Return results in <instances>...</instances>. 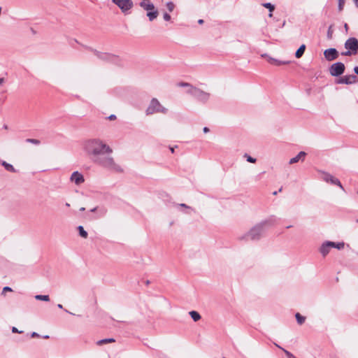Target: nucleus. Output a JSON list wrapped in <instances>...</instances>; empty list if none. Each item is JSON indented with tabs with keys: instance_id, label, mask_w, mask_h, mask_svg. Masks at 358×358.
Listing matches in <instances>:
<instances>
[{
	"instance_id": "43",
	"label": "nucleus",
	"mask_w": 358,
	"mask_h": 358,
	"mask_svg": "<svg viewBox=\"0 0 358 358\" xmlns=\"http://www.w3.org/2000/svg\"><path fill=\"white\" fill-rule=\"evenodd\" d=\"M198 23L200 24H202L203 23V20L200 19L198 20Z\"/></svg>"
},
{
	"instance_id": "2",
	"label": "nucleus",
	"mask_w": 358,
	"mask_h": 358,
	"mask_svg": "<svg viewBox=\"0 0 358 358\" xmlns=\"http://www.w3.org/2000/svg\"><path fill=\"white\" fill-rule=\"evenodd\" d=\"M277 221L276 217L272 215L265 220L260 222L259 223L252 227L248 232L240 236L238 239L240 241H259L263 236L266 227L273 225Z\"/></svg>"
},
{
	"instance_id": "3",
	"label": "nucleus",
	"mask_w": 358,
	"mask_h": 358,
	"mask_svg": "<svg viewBox=\"0 0 358 358\" xmlns=\"http://www.w3.org/2000/svg\"><path fill=\"white\" fill-rule=\"evenodd\" d=\"M168 109L164 107L156 98H152L150 103L145 110L147 115H150L154 113H163L166 114Z\"/></svg>"
},
{
	"instance_id": "24",
	"label": "nucleus",
	"mask_w": 358,
	"mask_h": 358,
	"mask_svg": "<svg viewBox=\"0 0 358 358\" xmlns=\"http://www.w3.org/2000/svg\"><path fill=\"white\" fill-rule=\"evenodd\" d=\"M115 342L113 338H105L97 341V345H101L103 344Z\"/></svg>"
},
{
	"instance_id": "26",
	"label": "nucleus",
	"mask_w": 358,
	"mask_h": 358,
	"mask_svg": "<svg viewBox=\"0 0 358 358\" xmlns=\"http://www.w3.org/2000/svg\"><path fill=\"white\" fill-rule=\"evenodd\" d=\"M26 142L38 145L40 144V141L34 138H27Z\"/></svg>"
},
{
	"instance_id": "21",
	"label": "nucleus",
	"mask_w": 358,
	"mask_h": 358,
	"mask_svg": "<svg viewBox=\"0 0 358 358\" xmlns=\"http://www.w3.org/2000/svg\"><path fill=\"white\" fill-rule=\"evenodd\" d=\"M78 232H79V235L82 237V238H86L88 236V234L87 232L84 229L83 227V226H78Z\"/></svg>"
},
{
	"instance_id": "13",
	"label": "nucleus",
	"mask_w": 358,
	"mask_h": 358,
	"mask_svg": "<svg viewBox=\"0 0 358 358\" xmlns=\"http://www.w3.org/2000/svg\"><path fill=\"white\" fill-rule=\"evenodd\" d=\"M71 182H75L76 185H80L85 181L83 176L78 171H74L70 178Z\"/></svg>"
},
{
	"instance_id": "19",
	"label": "nucleus",
	"mask_w": 358,
	"mask_h": 358,
	"mask_svg": "<svg viewBox=\"0 0 358 358\" xmlns=\"http://www.w3.org/2000/svg\"><path fill=\"white\" fill-rule=\"evenodd\" d=\"M189 314L194 322H197L201 319V315L197 311L192 310Z\"/></svg>"
},
{
	"instance_id": "32",
	"label": "nucleus",
	"mask_w": 358,
	"mask_h": 358,
	"mask_svg": "<svg viewBox=\"0 0 358 358\" xmlns=\"http://www.w3.org/2000/svg\"><path fill=\"white\" fill-rule=\"evenodd\" d=\"M178 85L180 86V87H188V89H190V87H193L189 83H183V82L180 83L178 84Z\"/></svg>"
},
{
	"instance_id": "23",
	"label": "nucleus",
	"mask_w": 358,
	"mask_h": 358,
	"mask_svg": "<svg viewBox=\"0 0 358 358\" xmlns=\"http://www.w3.org/2000/svg\"><path fill=\"white\" fill-rule=\"evenodd\" d=\"M296 320L297 321V323L300 325L304 323L306 320V317L302 316L300 313H297L295 315Z\"/></svg>"
},
{
	"instance_id": "45",
	"label": "nucleus",
	"mask_w": 358,
	"mask_h": 358,
	"mask_svg": "<svg viewBox=\"0 0 358 358\" xmlns=\"http://www.w3.org/2000/svg\"><path fill=\"white\" fill-rule=\"evenodd\" d=\"M96 208H96V207H95V208H94L91 209V210H90V211H91V212H95V211L96 210Z\"/></svg>"
},
{
	"instance_id": "8",
	"label": "nucleus",
	"mask_w": 358,
	"mask_h": 358,
	"mask_svg": "<svg viewBox=\"0 0 358 358\" xmlns=\"http://www.w3.org/2000/svg\"><path fill=\"white\" fill-rule=\"evenodd\" d=\"M319 173L321 174V179L327 183H331L332 185H338L340 188L343 189V187L341 185V182L336 178H334L330 173L323 171H319Z\"/></svg>"
},
{
	"instance_id": "1",
	"label": "nucleus",
	"mask_w": 358,
	"mask_h": 358,
	"mask_svg": "<svg viewBox=\"0 0 358 358\" xmlns=\"http://www.w3.org/2000/svg\"><path fill=\"white\" fill-rule=\"evenodd\" d=\"M83 150L92 162L114 173H122V166L112 156L113 149L100 138H90L83 142Z\"/></svg>"
},
{
	"instance_id": "33",
	"label": "nucleus",
	"mask_w": 358,
	"mask_h": 358,
	"mask_svg": "<svg viewBox=\"0 0 358 358\" xmlns=\"http://www.w3.org/2000/svg\"><path fill=\"white\" fill-rule=\"evenodd\" d=\"M283 351H284L285 354L287 355V357L288 358H295V357H295L293 354H292L290 352H289V351H287V350H283Z\"/></svg>"
},
{
	"instance_id": "48",
	"label": "nucleus",
	"mask_w": 358,
	"mask_h": 358,
	"mask_svg": "<svg viewBox=\"0 0 358 358\" xmlns=\"http://www.w3.org/2000/svg\"><path fill=\"white\" fill-rule=\"evenodd\" d=\"M80 211H83V210H85V208H83V207L80 208Z\"/></svg>"
},
{
	"instance_id": "27",
	"label": "nucleus",
	"mask_w": 358,
	"mask_h": 358,
	"mask_svg": "<svg viewBox=\"0 0 358 358\" xmlns=\"http://www.w3.org/2000/svg\"><path fill=\"white\" fill-rule=\"evenodd\" d=\"M166 8L169 12H172L174 10L175 5L173 2L169 1L166 3Z\"/></svg>"
},
{
	"instance_id": "9",
	"label": "nucleus",
	"mask_w": 358,
	"mask_h": 358,
	"mask_svg": "<svg viewBox=\"0 0 358 358\" xmlns=\"http://www.w3.org/2000/svg\"><path fill=\"white\" fill-rule=\"evenodd\" d=\"M344 71H345V65L342 62L334 63L331 66V67L329 69L330 74L332 76H335V77L342 75Z\"/></svg>"
},
{
	"instance_id": "39",
	"label": "nucleus",
	"mask_w": 358,
	"mask_h": 358,
	"mask_svg": "<svg viewBox=\"0 0 358 358\" xmlns=\"http://www.w3.org/2000/svg\"><path fill=\"white\" fill-rule=\"evenodd\" d=\"M203 131L204 133H208V132H209L210 129L207 127H203Z\"/></svg>"
},
{
	"instance_id": "49",
	"label": "nucleus",
	"mask_w": 358,
	"mask_h": 358,
	"mask_svg": "<svg viewBox=\"0 0 358 358\" xmlns=\"http://www.w3.org/2000/svg\"><path fill=\"white\" fill-rule=\"evenodd\" d=\"M43 338H45V339H47V338H49V336H48V335L44 336H43Z\"/></svg>"
},
{
	"instance_id": "7",
	"label": "nucleus",
	"mask_w": 358,
	"mask_h": 358,
	"mask_svg": "<svg viewBox=\"0 0 358 358\" xmlns=\"http://www.w3.org/2000/svg\"><path fill=\"white\" fill-rule=\"evenodd\" d=\"M112 2L124 14L129 13L134 6L131 0H112Z\"/></svg>"
},
{
	"instance_id": "42",
	"label": "nucleus",
	"mask_w": 358,
	"mask_h": 358,
	"mask_svg": "<svg viewBox=\"0 0 358 358\" xmlns=\"http://www.w3.org/2000/svg\"><path fill=\"white\" fill-rule=\"evenodd\" d=\"M4 83V78H0V86Z\"/></svg>"
},
{
	"instance_id": "41",
	"label": "nucleus",
	"mask_w": 358,
	"mask_h": 358,
	"mask_svg": "<svg viewBox=\"0 0 358 358\" xmlns=\"http://www.w3.org/2000/svg\"><path fill=\"white\" fill-rule=\"evenodd\" d=\"M354 71L357 75H358V66H355L354 68Z\"/></svg>"
},
{
	"instance_id": "6",
	"label": "nucleus",
	"mask_w": 358,
	"mask_h": 358,
	"mask_svg": "<svg viewBox=\"0 0 358 358\" xmlns=\"http://www.w3.org/2000/svg\"><path fill=\"white\" fill-rule=\"evenodd\" d=\"M139 6L147 11V17L150 21L155 20L158 15V10L155 8V5L150 1H141Z\"/></svg>"
},
{
	"instance_id": "4",
	"label": "nucleus",
	"mask_w": 358,
	"mask_h": 358,
	"mask_svg": "<svg viewBox=\"0 0 358 358\" xmlns=\"http://www.w3.org/2000/svg\"><path fill=\"white\" fill-rule=\"evenodd\" d=\"M187 93L191 94L196 100L202 103H206L210 97V93L195 87H190V89H187Z\"/></svg>"
},
{
	"instance_id": "30",
	"label": "nucleus",
	"mask_w": 358,
	"mask_h": 358,
	"mask_svg": "<svg viewBox=\"0 0 358 358\" xmlns=\"http://www.w3.org/2000/svg\"><path fill=\"white\" fill-rule=\"evenodd\" d=\"M345 4V0H338V10L341 11L343 9V6Z\"/></svg>"
},
{
	"instance_id": "55",
	"label": "nucleus",
	"mask_w": 358,
	"mask_h": 358,
	"mask_svg": "<svg viewBox=\"0 0 358 358\" xmlns=\"http://www.w3.org/2000/svg\"><path fill=\"white\" fill-rule=\"evenodd\" d=\"M357 222L358 223V219L357 220Z\"/></svg>"
},
{
	"instance_id": "22",
	"label": "nucleus",
	"mask_w": 358,
	"mask_h": 358,
	"mask_svg": "<svg viewBox=\"0 0 358 358\" xmlns=\"http://www.w3.org/2000/svg\"><path fill=\"white\" fill-rule=\"evenodd\" d=\"M262 6L269 10L270 13H269L268 16L269 17H272V13H271L275 9L274 5L271 4V3H264L262 4Z\"/></svg>"
},
{
	"instance_id": "5",
	"label": "nucleus",
	"mask_w": 358,
	"mask_h": 358,
	"mask_svg": "<svg viewBox=\"0 0 358 358\" xmlns=\"http://www.w3.org/2000/svg\"><path fill=\"white\" fill-rule=\"evenodd\" d=\"M346 52L342 53L344 56L355 55L358 52V40L355 37L349 38L345 43Z\"/></svg>"
},
{
	"instance_id": "38",
	"label": "nucleus",
	"mask_w": 358,
	"mask_h": 358,
	"mask_svg": "<svg viewBox=\"0 0 358 358\" xmlns=\"http://www.w3.org/2000/svg\"><path fill=\"white\" fill-rule=\"evenodd\" d=\"M108 119L110 120H113L116 119V116L115 115H110V116H108Z\"/></svg>"
},
{
	"instance_id": "46",
	"label": "nucleus",
	"mask_w": 358,
	"mask_h": 358,
	"mask_svg": "<svg viewBox=\"0 0 358 358\" xmlns=\"http://www.w3.org/2000/svg\"><path fill=\"white\" fill-rule=\"evenodd\" d=\"M57 307H58L59 308H63V306H62V304H58V305H57Z\"/></svg>"
},
{
	"instance_id": "51",
	"label": "nucleus",
	"mask_w": 358,
	"mask_h": 358,
	"mask_svg": "<svg viewBox=\"0 0 358 358\" xmlns=\"http://www.w3.org/2000/svg\"><path fill=\"white\" fill-rule=\"evenodd\" d=\"M66 206H69L70 205H69V203H66Z\"/></svg>"
},
{
	"instance_id": "29",
	"label": "nucleus",
	"mask_w": 358,
	"mask_h": 358,
	"mask_svg": "<svg viewBox=\"0 0 358 358\" xmlns=\"http://www.w3.org/2000/svg\"><path fill=\"white\" fill-rule=\"evenodd\" d=\"M244 157L246 158L247 161L250 163H255L256 159L252 157L251 156L248 155V154H245Z\"/></svg>"
},
{
	"instance_id": "18",
	"label": "nucleus",
	"mask_w": 358,
	"mask_h": 358,
	"mask_svg": "<svg viewBox=\"0 0 358 358\" xmlns=\"http://www.w3.org/2000/svg\"><path fill=\"white\" fill-rule=\"evenodd\" d=\"M306 50V45L304 44H302L299 48V49L296 50V52H295V57L296 58H300L302 57V55H303L304 53V51Z\"/></svg>"
},
{
	"instance_id": "10",
	"label": "nucleus",
	"mask_w": 358,
	"mask_h": 358,
	"mask_svg": "<svg viewBox=\"0 0 358 358\" xmlns=\"http://www.w3.org/2000/svg\"><path fill=\"white\" fill-rule=\"evenodd\" d=\"M358 80L357 77L355 75H348L345 76L341 78H340L337 80V83L338 84H346V85H350L357 83Z\"/></svg>"
},
{
	"instance_id": "36",
	"label": "nucleus",
	"mask_w": 358,
	"mask_h": 358,
	"mask_svg": "<svg viewBox=\"0 0 358 358\" xmlns=\"http://www.w3.org/2000/svg\"><path fill=\"white\" fill-rule=\"evenodd\" d=\"M12 332L22 334V331H19L16 327H12Z\"/></svg>"
},
{
	"instance_id": "53",
	"label": "nucleus",
	"mask_w": 358,
	"mask_h": 358,
	"mask_svg": "<svg viewBox=\"0 0 358 358\" xmlns=\"http://www.w3.org/2000/svg\"><path fill=\"white\" fill-rule=\"evenodd\" d=\"M142 1H149V0H142Z\"/></svg>"
},
{
	"instance_id": "28",
	"label": "nucleus",
	"mask_w": 358,
	"mask_h": 358,
	"mask_svg": "<svg viewBox=\"0 0 358 358\" xmlns=\"http://www.w3.org/2000/svg\"><path fill=\"white\" fill-rule=\"evenodd\" d=\"M332 35H333V29H332V25H331V26H329L328 31H327V38L331 39Z\"/></svg>"
},
{
	"instance_id": "14",
	"label": "nucleus",
	"mask_w": 358,
	"mask_h": 358,
	"mask_svg": "<svg viewBox=\"0 0 358 358\" xmlns=\"http://www.w3.org/2000/svg\"><path fill=\"white\" fill-rule=\"evenodd\" d=\"M329 243L330 241H325L320 248V252L324 257L329 253L330 249L331 248V244Z\"/></svg>"
},
{
	"instance_id": "20",
	"label": "nucleus",
	"mask_w": 358,
	"mask_h": 358,
	"mask_svg": "<svg viewBox=\"0 0 358 358\" xmlns=\"http://www.w3.org/2000/svg\"><path fill=\"white\" fill-rule=\"evenodd\" d=\"M329 244H331V248H334L338 250H342L345 247L344 242L335 243V242L330 241Z\"/></svg>"
},
{
	"instance_id": "12",
	"label": "nucleus",
	"mask_w": 358,
	"mask_h": 358,
	"mask_svg": "<svg viewBox=\"0 0 358 358\" xmlns=\"http://www.w3.org/2000/svg\"><path fill=\"white\" fill-rule=\"evenodd\" d=\"M324 55L327 60L333 61L338 57V52L336 48H332L325 50L324 52Z\"/></svg>"
},
{
	"instance_id": "56",
	"label": "nucleus",
	"mask_w": 358,
	"mask_h": 358,
	"mask_svg": "<svg viewBox=\"0 0 358 358\" xmlns=\"http://www.w3.org/2000/svg\"><path fill=\"white\" fill-rule=\"evenodd\" d=\"M223 358H226V357H223Z\"/></svg>"
},
{
	"instance_id": "50",
	"label": "nucleus",
	"mask_w": 358,
	"mask_h": 358,
	"mask_svg": "<svg viewBox=\"0 0 358 358\" xmlns=\"http://www.w3.org/2000/svg\"><path fill=\"white\" fill-rule=\"evenodd\" d=\"M65 311L69 313H70V314H73L72 313L69 312L68 310H65Z\"/></svg>"
},
{
	"instance_id": "35",
	"label": "nucleus",
	"mask_w": 358,
	"mask_h": 358,
	"mask_svg": "<svg viewBox=\"0 0 358 358\" xmlns=\"http://www.w3.org/2000/svg\"><path fill=\"white\" fill-rule=\"evenodd\" d=\"M12 289L10 287H4L2 290V294H4L6 292H12Z\"/></svg>"
},
{
	"instance_id": "16",
	"label": "nucleus",
	"mask_w": 358,
	"mask_h": 358,
	"mask_svg": "<svg viewBox=\"0 0 358 358\" xmlns=\"http://www.w3.org/2000/svg\"><path fill=\"white\" fill-rule=\"evenodd\" d=\"M306 155V153L305 152H303V151L299 152L296 157L290 159V160L289 162V164H293L294 163H296L299 160L303 161Z\"/></svg>"
},
{
	"instance_id": "11",
	"label": "nucleus",
	"mask_w": 358,
	"mask_h": 358,
	"mask_svg": "<svg viewBox=\"0 0 358 358\" xmlns=\"http://www.w3.org/2000/svg\"><path fill=\"white\" fill-rule=\"evenodd\" d=\"M94 54L100 59L104 60V61H109V62H115L117 59V57L113 55L108 53L105 52H100L97 50H92Z\"/></svg>"
},
{
	"instance_id": "54",
	"label": "nucleus",
	"mask_w": 358,
	"mask_h": 358,
	"mask_svg": "<svg viewBox=\"0 0 358 358\" xmlns=\"http://www.w3.org/2000/svg\"><path fill=\"white\" fill-rule=\"evenodd\" d=\"M276 347L281 348L278 345L275 344Z\"/></svg>"
},
{
	"instance_id": "34",
	"label": "nucleus",
	"mask_w": 358,
	"mask_h": 358,
	"mask_svg": "<svg viewBox=\"0 0 358 358\" xmlns=\"http://www.w3.org/2000/svg\"><path fill=\"white\" fill-rule=\"evenodd\" d=\"M163 17H164V20L166 21H169L171 18V15L167 13H164Z\"/></svg>"
},
{
	"instance_id": "17",
	"label": "nucleus",
	"mask_w": 358,
	"mask_h": 358,
	"mask_svg": "<svg viewBox=\"0 0 358 358\" xmlns=\"http://www.w3.org/2000/svg\"><path fill=\"white\" fill-rule=\"evenodd\" d=\"M1 165L9 172H12V173L16 172V170L13 167V166L12 164L7 163L5 161L1 162Z\"/></svg>"
},
{
	"instance_id": "25",
	"label": "nucleus",
	"mask_w": 358,
	"mask_h": 358,
	"mask_svg": "<svg viewBox=\"0 0 358 358\" xmlns=\"http://www.w3.org/2000/svg\"><path fill=\"white\" fill-rule=\"evenodd\" d=\"M35 299L36 300L44 301H48L50 300V297L48 295L38 294V295L35 296Z\"/></svg>"
},
{
	"instance_id": "37",
	"label": "nucleus",
	"mask_w": 358,
	"mask_h": 358,
	"mask_svg": "<svg viewBox=\"0 0 358 358\" xmlns=\"http://www.w3.org/2000/svg\"><path fill=\"white\" fill-rule=\"evenodd\" d=\"M31 336L32 338H35V337H39V334L36 332H32L31 334Z\"/></svg>"
},
{
	"instance_id": "40",
	"label": "nucleus",
	"mask_w": 358,
	"mask_h": 358,
	"mask_svg": "<svg viewBox=\"0 0 358 358\" xmlns=\"http://www.w3.org/2000/svg\"><path fill=\"white\" fill-rule=\"evenodd\" d=\"M344 28H345V31L348 32V29H349L348 24L345 23L344 24Z\"/></svg>"
},
{
	"instance_id": "47",
	"label": "nucleus",
	"mask_w": 358,
	"mask_h": 358,
	"mask_svg": "<svg viewBox=\"0 0 358 358\" xmlns=\"http://www.w3.org/2000/svg\"><path fill=\"white\" fill-rule=\"evenodd\" d=\"M170 150H171V152H172V153H173V152H174V148H170Z\"/></svg>"
},
{
	"instance_id": "31",
	"label": "nucleus",
	"mask_w": 358,
	"mask_h": 358,
	"mask_svg": "<svg viewBox=\"0 0 358 358\" xmlns=\"http://www.w3.org/2000/svg\"><path fill=\"white\" fill-rule=\"evenodd\" d=\"M178 206L180 207H182V208H185L189 210H194L193 208H192L190 206L186 205L185 203H180V204H178Z\"/></svg>"
},
{
	"instance_id": "44",
	"label": "nucleus",
	"mask_w": 358,
	"mask_h": 358,
	"mask_svg": "<svg viewBox=\"0 0 358 358\" xmlns=\"http://www.w3.org/2000/svg\"><path fill=\"white\" fill-rule=\"evenodd\" d=\"M356 6L358 8V0H353Z\"/></svg>"
},
{
	"instance_id": "52",
	"label": "nucleus",
	"mask_w": 358,
	"mask_h": 358,
	"mask_svg": "<svg viewBox=\"0 0 358 358\" xmlns=\"http://www.w3.org/2000/svg\"><path fill=\"white\" fill-rule=\"evenodd\" d=\"M290 227H292V226H291V225H289V226H287V229H289V228H290Z\"/></svg>"
},
{
	"instance_id": "15",
	"label": "nucleus",
	"mask_w": 358,
	"mask_h": 358,
	"mask_svg": "<svg viewBox=\"0 0 358 358\" xmlns=\"http://www.w3.org/2000/svg\"><path fill=\"white\" fill-rule=\"evenodd\" d=\"M262 56L264 57H266L267 58V61L270 64L275 65V66H280V65H282V64H287L289 63V61H280V60L276 59L275 58L268 57L266 55H262Z\"/></svg>"
}]
</instances>
